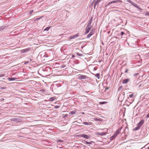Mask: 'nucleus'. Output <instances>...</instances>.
Returning <instances> with one entry per match:
<instances>
[{
	"mask_svg": "<svg viewBox=\"0 0 149 149\" xmlns=\"http://www.w3.org/2000/svg\"><path fill=\"white\" fill-rule=\"evenodd\" d=\"M127 71H128V70L127 69L125 71V73H127Z\"/></svg>",
	"mask_w": 149,
	"mask_h": 149,
	"instance_id": "473e14b6",
	"label": "nucleus"
},
{
	"mask_svg": "<svg viewBox=\"0 0 149 149\" xmlns=\"http://www.w3.org/2000/svg\"><path fill=\"white\" fill-rule=\"evenodd\" d=\"M85 142L86 143V144H91V143L92 142V141H91V142H87L86 141H85Z\"/></svg>",
	"mask_w": 149,
	"mask_h": 149,
	"instance_id": "412c9836",
	"label": "nucleus"
},
{
	"mask_svg": "<svg viewBox=\"0 0 149 149\" xmlns=\"http://www.w3.org/2000/svg\"><path fill=\"white\" fill-rule=\"evenodd\" d=\"M79 36V35L77 34L76 35H74L72 36H71L70 37V39H74L77 38Z\"/></svg>",
	"mask_w": 149,
	"mask_h": 149,
	"instance_id": "0eeeda50",
	"label": "nucleus"
},
{
	"mask_svg": "<svg viewBox=\"0 0 149 149\" xmlns=\"http://www.w3.org/2000/svg\"><path fill=\"white\" fill-rule=\"evenodd\" d=\"M148 149H149V147L148 148Z\"/></svg>",
	"mask_w": 149,
	"mask_h": 149,
	"instance_id": "4c0bfd02",
	"label": "nucleus"
},
{
	"mask_svg": "<svg viewBox=\"0 0 149 149\" xmlns=\"http://www.w3.org/2000/svg\"><path fill=\"white\" fill-rule=\"evenodd\" d=\"M30 49V48H28L26 49L23 50L22 51H23V52H26L27 51L29 50Z\"/></svg>",
	"mask_w": 149,
	"mask_h": 149,
	"instance_id": "9b49d317",
	"label": "nucleus"
},
{
	"mask_svg": "<svg viewBox=\"0 0 149 149\" xmlns=\"http://www.w3.org/2000/svg\"><path fill=\"white\" fill-rule=\"evenodd\" d=\"M80 136L82 137L87 139H88L89 138V136L87 135L84 134H82L80 135Z\"/></svg>",
	"mask_w": 149,
	"mask_h": 149,
	"instance_id": "20e7f679",
	"label": "nucleus"
},
{
	"mask_svg": "<svg viewBox=\"0 0 149 149\" xmlns=\"http://www.w3.org/2000/svg\"><path fill=\"white\" fill-rule=\"evenodd\" d=\"M117 135V134H114L112 136V137H113L114 138Z\"/></svg>",
	"mask_w": 149,
	"mask_h": 149,
	"instance_id": "b1692460",
	"label": "nucleus"
},
{
	"mask_svg": "<svg viewBox=\"0 0 149 149\" xmlns=\"http://www.w3.org/2000/svg\"><path fill=\"white\" fill-rule=\"evenodd\" d=\"M146 116L147 118H148L149 117V113L147 114Z\"/></svg>",
	"mask_w": 149,
	"mask_h": 149,
	"instance_id": "7c9ffc66",
	"label": "nucleus"
},
{
	"mask_svg": "<svg viewBox=\"0 0 149 149\" xmlns=\"http://www.w3.org/2000/svg\"><path fill=\"white\" fill-rule=\"evenodd\" d=\"M93 34V33L91 31L90 33L87 36V38H89Z\"/></svg>",
	"mask_w": 149,
	"mask_h": 149,
	"instance_id": "6e6552de",
	"label": "nucleus"
},
{
	"mask_svg": "<svg viewBox=\"0 0 149 149\" xmlns=\"http://www.w3.org/2000/svg\"><path fill=\"white\" fill-rule=\"evenodd\" d=\"M82 114H84V112L82 113Z\"/></svg>",
	"mask_w": 149,
	"mask_h": 149,
	"instance_id": "e433bc0d",
	"label": "nucleus"
},
{
	"mask_svg": "<svg viewBox=\"0 0 149 149\" xmlns=\"http://www.w3.org/2000/svg\"><path fill=\"white\" fill-rule=\"evenodd\" d=\"M50 28V27H46L44 30V31H48Z\"/></svg>",
	"mask_w": 149,
	"mask_h": 149,
	"instance_id": "f3484780",
	"label": "nucleus"
},
{
	"mask_svg": "<svg viewBox=\"0 0 149 149\" xmlns=\"http://www.w3.org/2000/svg\"><path fill=\"white\" fill-rule=\"evenodd\" d=\"M42 17H43V16H42L40 17L36 18L34 19V21H37L38 20H39V19H41Z\"/></svg>",
	"mask_w": 149,
	"mask_h": 149,
	"instance_id": "2eb2a0df",
	"label": "nucleus"
},
{
	"mask_svg": "<svg viewBox=\"0 0 149 149\" xmlns=\"http://www.w3.org/2000/svg\"><path fill=\"white\" fill-rule=\"evenodd\" d=\"M107 134L106 132H102L101 133L97 132L96 133V134L97 135H100V136H103L106 135Z\"/></svg>",
	"mask_w": 149,
	"mask_h": 149,
	"instance_id": "423d86ee",
	"label": "nucleus"
},
{
	"mask_svg": "<svg viewBox=\"0 0 149 149\" xmlns=\"http://www.w3.org/2000/svg\"><path fill=\"white\" fill-rule=\"evenodd\" d=\"M121 130V128H119L118 130H117L116 132V134H117V135L119 134Z\"/></svg>",
	"mask_w": 149,
	"mask_h": 149,
	"instance_id": "9d476101",
	"label": "nucleus"
},
{
	"mask_svg": "<svg viewBox=\"0 0 149 149\" xmlns=\"http://www.w3.org/2000/svg\"><path fill=\"white\" fill-rule=\"evenodd\" d=\"M129 81V79H125L123 80V84H125L127 83Z\"/></svg>",
	"mask_w": 149,
	"mask_h": 149,
	"instance_id": "1a4fd4ad",
	"label": "nucleus"
},
{
	"mask_svg": "<svg viewBox=\"0 0 149 149\" xmlns=\"http://www.w3.org/2000/svg\"><path fill=\"white\" fill-rule=\"evenodd\" d=\"M58 142H63V140H58Z\"/></svg>",
	"mask_w": 149,
	"mask_h": 149,
	"instance_id": "393cba45",
	"label": "nucleus"
},
{
	"mask_svg": "<svg viewBox=\"0 0 149 149\" xmlns=\"http://www.w3.org/2000/svg\"><path fill=\"white\" fill-rule=\"evenodd\" d=\"M133 94H130L129 95V96L130 97H133Z\"/></svg>",
	"mask_w": 149,
	"mask_h": 149,
	"instance_id": "a878e982",
	"label": "nucleus"
},
{
	"mask_svg": "<svg viewBox=\"0 0 149 149\" xmlns=\"http://www.w3.org/2000/svg\"><path fill=\"white\" fill-rule=\"evenodd\" d=\"M124 34V33L123 32H121V36L123 35Z\"/></svg>",
	"mask_w": 149,
	"mask_h": 149,
	"instance_id": "cd10ccee",
	"label": "nucleus"
},
{
	"mask_svg": "<svg viewBox=\"0 0 149 149\" xmlns=\"http://www.w3.org/2000/svg\"><path fill=\"white\" fill-rule=\"evenodd\" d=\"M138 74V73H135V74H134V76H137Z\"/></svg>",
	"mask_w": 149,
	"mask_h": 149,
	"instance_id": "2f4dec72",
	"label": "nucleus"
},
{
	"mask_svg": "<svg viewBox=\"0 0 149 149\" xmlns=\"http://www.w3.org/2000/svg\"><path fill=\"white\" fill-rule=\"evenodd\" d=\"M144 122V121L143 120H142L137 124V126L134 128V130H136L139 129L142 124Z\"/></svg>",
	"mask_w": 149,
	"mask_h": 149,
	"instance_id": "f257e3e1",
	"label": "nucleus"
},
{
	"mask_svg": "<svg viewBox=\"0 0 149 149\" xmlns=\"http://www.w3.org/2000/svg\"><path fill=\"white\" fill-rule=\"evenodd\" d=\"M3 88H4V87H2V88H1V89H3Z\"/></svg>",
	"mask_w": 149,
	"mask_h": 149,
	"instance_id": "c9c22d12",
	"label": "nucleus"
},
{
	"mask_svg": "<svg viewBox=\"0 0 149 149\" xmlns=\"http://www.w3.org/2000/svg\"><path fill=\"white\" fill-rule=\"evenodd\" d=\"M17 79L16 78H15V77H14V78H10V81H11V80H15V79Z\"/></svg>",
	"mask_w": 149,
	"mask_h": 149,
	"instance_id": "aec40b11",
	"label": "nucleus"
},
{
	"mask_svg": "<svg viewBox=\"0 0 149 149\" xmlns=\"http://www.w3.org/2000/svg\"><path fill=\"white\" fill-rule=\"evenodd\" d=\"M100 74H97L96 75V77H97L98 79L99 78V77H100Z\"/></svg>",
	"mask_w": 149,
	"mask_h": 149,
	"instance_id": "4be33fe9",
	"label": "nucleus"
},
{
	"mask_svg": "<svg viewBox=\"0 0 149 149\" xmlns=\"http://www.w3.org/2000/svg\"><path fill=\"white\" fill-rule=\"evenodd\" d=\"M107 102H99V103L100 104H107Z\"/></svg>",
	"mask_w": 149,
	"mask_h": 149,
	"instance_id": "4468645a",
	"label": "nucleus"
},
{
	"mask_svg": "<svg viewBox=\"0 0 149 149\" xmlns=\"http://www.w3.org/2000/svg\"><path fill=\"white\" fill-rule=\"evenodd\" d=\"M75 113V111H71L69 113L70 114H74Z\"/></svg>",
	"mask_w": 149,
	"mask_h": 149,
	"instance_id": "a211bd4d",
	"label": "nucleus"
},
{
	"mask_svg": "<svg viewBox=\"0 0 149 149\" xmlns=\"http://www.w3.org/2000/svg\"><path fill=\"white\" fill-rule=\"evenodd\" d=\"M86 78V75H81L79 76L78 77V78L79 79H85Z\"/></svg>",
	"mask_w": 149,
	"mask_h": 149,
	"instance_id": "7ed1b4c3",
	"label": "nucleus"
},
{
	"mask_svg": "<svg viewBox=\"0 0 149 149\" xmlns=\"http://www.w3.org/2000/svg\"><path fill=\"white\" fill-rule=\"evenodd\" d=\"M101 0H97L95 2V5L94 7H95V5H97L100 1Z\"/></svg>",
	"mask_w": 149,
	"mask_h": 149,
	"instance_id": "dca6fc26",
	"label": "nucleus"
},
{
	"mask_svg": "<svg viewBox=\"0 0 149 149\" xmlns=\"http://www.w3.org/2000/svg\"><path fill=\"white\" fill-rule=\"evenodd\" d=\"M68 114H66L65 116H64V117H67L68 116Z\"/></svg>",
	"mask_w": 149,
	"mask_h": 149,
	"instance_id": "c756f323",
	"label": "nucleus"
},
{
	"mask_svg": "<svg viewBox=\"0 0 149 149\" xmlns=\"http://www.w3.org/2000/svg\"><path fill=\"white\" fill-rule=\"evenodd\" d=\"M59 107V106H56L55 107V108H58Z\"/></svg>",
	"mask_w": 149,
	"mask_h": 149,
	"instance_id": "bb28decb",
	"label": "nucleus"
},
{
	"mask_svg": "<svg viewBox=\"0 0 149 149\" xmlns=\"http://www.w3.org/2000/svg\"><path fill=\"white\" fill-rule=\"evenodd\" d=\"M5 27L4 26H2L0 27V31H2L4 28Z\"/></svg>",
	"mask_w": 149,
	"mask_h": 149,
	"instance_id": "ddd939ff",
	"label": "nucleus"
},
{
	"mask_svg": "<svg viewBox=\"0 0 149 149\" xmlns=\"http://www.w3.org/2000/svg\"><path fill=\"white\" fill-rule=\"evenodd\" d=\"M91 28L86 27L85 29L86 31L85 32V34H87L89 32Z\"/></svg>",
	"mask_w": 149,
	"mask_h": 149,
	"instance_id": "39448f33",
	"label": "nucleus"
},
{
	"mask_svg": "<svg viewBox=\"0 0 149 149\" xmlns=\"http://www.w3.org/2000/svg\"><path fill=\"white\" fill-rule=\"evenodd\" d=\"M92 19H91L89 21V23H90V24H91V23H92Z\"/></svg>",
	"mask_w": 149,
	"mask_h": 149,
	"instance_id": "c85d7f7f",
	"label": "nucleus"
},
{
	"mask_svg": "<svg viewBox=\"0 0 149 149\" xmlns=\"http://www.w3.org/2000/svg\"><path fill=\"white\" fill-rule=\"evenodd\" d=\"M29 63V62H25V64L27 63Z\"/></svg>",
	"mask_w": 149,
	"mask_h": 149,
	"instance_id": "72a5a7b5",
	"label": "nucleus"
},
{
	"mask_svg": "<svg viewBox=\"0 0 149 149\" xmlns=\"http://www.w3.org/2000/svg\"><path fill=\"white\" fill-rule=\"evenodd\" d=\"M34 11L33 10H32L29 12V14L30 15H31L33 12Z\"/></svg>",
	"mask_w": 149,
	"mask_h": 149,
	"instance_id": "5701e85b",
	"label": "nucleus"
},
{
	"mask_svg": "<svg viewBox=\"0 0 149 149\" xmlns=\"http://www.w3.org/2000/svg\"><path fill=\"white\" fill-rule=\"evenodd\" d=\"M91 24H90V23H88L86 27L91 28Z\"/></svg>",
	"mask_w": 149,
	"mask_h": 149,
	"instance_id": "6ab92c4d",
	"label": "nucleus"
},
{
	"mask_svg": "<svg viewBox=\"0 0 149 149\" xmlns=\"http://www.w3.org/2000/svg\"><path fill=\"white\" fill-rule=\"evenodd\" d=\"M122 1L120 0H116L115 1H112L111 2H109V3H108L107 5H109L110 4L115 3H117L119 2H122Z\"/></svg>",
	"mask_w": 149,
	"mask_h": 149,
	"instance_id": "f03ea898",
	"label": "nucleus"
},
{
	"mask_svg": "<svg viewBox=\"0 0 149 149\" xmlns=\"http://www.w3.org/2000/svg\"><path fill=\"white\" fill-rule=\"evenodd\" d=\"M8 80H9V77H8Z\"/></svg>",
	"mask_w": 149,
	"mask_h": 149,
	"instance_id": "f704fd0d",
	"label": "nucleus"
},
{
	"mask_svg": "<svg viewBox=\"0 0 149 149\" xmlns=\"http://www.w3.org/2000/svg\"><path fill=\"white\" fill-rule=\"evenodd\" d=\"M83 124L84 125H91V122L90 123H87L84 122L83 123Z\"/></svg>",
	"mask_w": 149,
	"mask_h": 149,
	"instance_id": "f8f14e48",
	"label": "nucleus"
}]
</instances>
